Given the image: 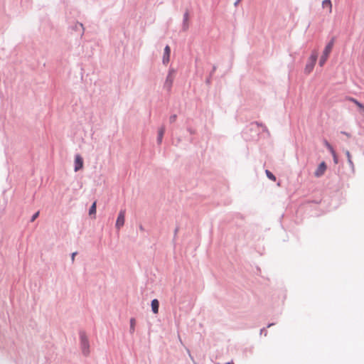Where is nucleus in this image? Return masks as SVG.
<instances>
[{
	"instance_id": "obj_21",
	"label": "nucleus",
	"mask_w": 364,
	"mask_h": 364,
	"mask_svg": "<svg viewBox=\"0 0 364 364\" xmlns=\"http://www.w3.org/2000/svg\"><path fill=\"white\" fill-rule=\"evenodd\" d=\"M188 18V14H186L185 16H184L185 21H187Z\"/></svg>"
},
{
	"instance_id": "obj_15",
	"label": "nucleus",
	"mask_w": 364,
	"mask_h": 364,
	"mask_svg": "<svg viewBox=\"0 0 364 364\" xmlns=\"http://www.w3.org/2000/svg\"><path fill=\"white\" fill-rule=\"evenodd\" d=\"M265 173L267 178L273 181H276V177L274 176L272 173H271L269 170H266Z\"/></svg>"
},
{
	"instance_id": "obj_10",
	"label": "nucleus",
	"mask_w": 364,
	"mask_h": 364,
	"mask_svg": "<svg viewBox=\"0 0 364 364\" xmlns=\"http://www.w3.org/2000/svg\"><path fill=\"white\" fill-rule=\"evenodd\" d=\"M159 307V302L157 299H153L151 301V309L154 314H158Z\"/></svg>"
},
{
	"instance_id": "obj_16",
	"label": "nucleus",
	"mask_w": 364,
	"mask_h": 364,
	"mask_svg": "<svg viewBox=\"0 0 364 364\" xmlns=\"http://www.w3.org/2000/svg\"><path fill=\"white\" fill-rule=\"evenodd\" d=\"M326 145L327 148L331 151V152L333 154H335V151H334L333 147L331 146V145L329 144L328 142H326Z\"/></svg>"
},
{
	"instance_id": "obj_22",
	"label": "nucleus",
	"mask_w": 364,
	"mask_h": 364,
	"mask_svg": "<svg viewBox=\"0 0 364 364\" xmlns=\"http://www.w3.org/2000/svg\"><path fill=\"white\" fill-rule=\"evenodd\" d=\"M227 364H233L232 363H228Z\"/></svg>"
},
{
	"instance_id": "obj_7",
	"label": "nucleus",
	"mask_w": 364,
	"mask_h": 364,
	"mask_svg": "<svg viewBox=\"0 0 364 364\" xmlns=\"http://www.w3.org/2000/svg\"><path fill=\"white\" fill-rule=\"evenodd\" d=\"M83 167V159L80 155H76L75 159V171H77Z\"/></svg>"
},
{
	"instance_id": "obj_3",
	"label": "nucleus",
	"mask_w": 364,
	"mask_h": 364,
	"mask_svg": "<svg viewBox=\"0 0 364 364\" xmlns=\"http://www.w3.org/2000/svg\"><path fill=\"white\" fill-rule=\"evenodd\" d=\"M80 341H81V348H82V353L85 355H87L90 353V350H89L90 345H89L88 339L84 333H80Z\"/></svg>"
},
{
	"instance_id": "obj_14",
	"label": "nucleus",
	"mask_w": 364,
	"mask_h": 364,
	"mask_svg": "<svg viewBox=\"0 0 364 364\" xmlns=\"http://www.w3.org/2000/svg\"><path fill=\"white\" fill-rule=\"evenodd\" d=\"M135 324H136V320L134 318H131V320H130V332H131V333H133L134 332Z\"/></svg>"
},
{
	"instance_id": "obj_20",
	"label": "nucleus",
	"mask_w": 364,
	"mask_h": 364,
	"mask_svg": "<svg viewBox=\"0 0 364 364\" xmlns=\"http://www.w3.org/2000/svg\"><path fill=\"white\" fill-rule=\"evenodd\" d=\"M77 255V252H73V253L72 254V257H71L72 262H74V260H75V255Z\"/></svg>"
},
{
	"instance_id": "obj_19",
	"label": "nucleus",
	"mask_w": 364,
	"mask_h": 364,
	"mask_svg": "<svg viewBox=\"0 0 364 364\" xmlns=\"http://www.w3.org/2000/svg\"><path fill=\"white\" fill-rule=\"evenodd\" d=\"M176 116L173 115L170 117L171 122H173L176 120Z\"/></svg>"
},
{
	"instance_id": "obj_9",
	"label": "nucleus",
	"mask_w": 364,
	"mask_h": 364,
	"mask_svg": "<svg viewBox=\"0 0 364 364\" xmlns=\"http://www.w3.org/2000/svg\"><path fill=\"white\" fill-rule=\"evenodd\" d=\"M323 9H326L328 14L332 12V4L331 0H323L322 2Z\"/></svg>"
},
{
	"instance_id": "obj_11",
	"label": "nucleus",
	"mask_w": 364,
	"mask_h": 364,
	"mask_svg": "<svg viewBox=\"0 0 364 364\" xmlns=\"http://www.w3.org/2000/svg\"><path fill=\"white\" fill-rule=\"evenodd\" d=\"M164 132H165V129L164 127H161L159 129V132H158V142L159 144L161 143L162 138L164 136Z\"/></svg>"
},
{
	"instance_id": "obj_8",
	"label": "nucleus",
	"mask_w": 364,
	"mask_h": 364,
	"mask_svg": "<svg viewBox=\"0 0 364 364\" xmlns=\"http://www.w3.org/2000/svg\"><path fill=\"white\" fill-rule=\"evenodd\" d=\"M171 48L168 46H166L164 48V53L163 56V63L167 64L170 60Z\"/></svg>"
},
{
	"instance_id": "obj_2",
	"label": "nucleus",
	"mask_w": 364,
	"mask_h": 364,
	"mask_svg": "<svg viewBox=\"0 0 364 364\" xmlns=\"http://www.w3.org/2000/svg\"><path fill=\"white\" fill-rule=\"evenodd\" d=\"M317 60V54L312 53L308 60V62L304 68V73L309 75L314 69L316 62Z\"/></svg>"
},
{
	"instance_id": "obj_17",
	"label": "nucleus",
	"mask_w": 364,
	"mask_h": 364,
	"mask_svg": "<svg viewBox=\"0 0 364 364\" xmlns=\"http://www.w3.org/2000/svg\"><path fill=\"white\" fill-rule=\"evenodd\" d=\"M39 215V211L36 212L31 218V221L33 222Z\"/></svg>"
},
{
	"instance_id": "obj_1",
	"label": "nucleus",
	"mask_w": 364,
	"mask_h": 364,
	"mask_svg": "<svg viewBox=\"0 0 364 364\" xmlns=\"http://www.w3.org/2000/svg\"><path fill=\"white\" fill-rule=\"evenodd\" d=\"M333 40H331L325 47L323 51V54L320 58V60H319V65L320 66H323L326 60H328V58L332 50V48L333 47Z\"/></svg>"
},
{
	"instance_id": "obj_5",
	"label": "nucleus",
	"mask_w": 364,
	"mask_h": 364,
	"mask_svg": "<svg viewBox=\"0 0 364 364\" xmlns=\"http://www.w3.org/2000/svg\"><path fill=\"white\" fill-rule=\"evenodd\" d=\"M125 221V210H121L119 213L117 221L116 228L120 229L124 224Z\"/></svg>"
},
{
	"instance_id": "obj_6",
	"label": "nucleus",
	"mask_w": 364,
	"mask_h": 364,
	"mask_svg": "<svg viewBox=\"0 0 364 364\" xmlns=\"http://www.w3.org/2000/svg\"><path fill=\"white\" fill-rule=\"evenodd\" d=\"M326 164L325 162H321L319 166H318V168H316V170L314 172V176L316 177H321V176H323L326 170Z\"/></svg>"
},
{
	"instance_id": "obj_4",
	"label": "nucleus",
	"mask_w": 364,
	"mask_h": 364,
	"mask_svg": "<svg viewBox=\"0 0 364 364\" xmlns=\"http://www.w3.org/2000/svg\"><path fill=\"white\" fill-rule=\"evenodd\" d=\"M174 73L175 72H174L173 70H170L168 71V73L167 75L166 81L164 82V87L168 91H170L171 89V87H172V85H173V80H174Z\"/></svg>"
},
{
	"instance_id": "obj_18",
	"label": "nucleus",
	"mask_w": 364,
	"mask_h": 364,
	"mask_svg": "<svg viewBox=\"0 0 364 364\" xmlns=\"http://www.w3.org/2000/svg\"><path fill=\"white\" fill-rule=\"evenodd\" d=\"M346 156L348 157V162L350 164H353L352 160H351V155L348 151H346Z\"/></svg>"
},
{
	"instance_id": "obj_12",
	"label": "nucleus",
	"mask_w": 364,
	"mask_h": 364,
	"mask_svg": "<svg viewBox=\"0 0 364 364\" xmlns=\"http://www.w3.org/2000/svg\"><path fill=\"white\" fill-rule=\"evenodd\" d=\"M349 100L353 102L358 107L363 109L364 112V105L363 104H361L360 102H358L357 100H355L353 97H350Z\"/></svg>"
},
{
	"instance_id": "obj_13",
	"label": "nucleus",
	"mask_w": 364,
	"mask_h": 364,
	"mask_svg": "<svg viewBox=\"0 0 364 364\" xmlns=\"http://www.w3.org/2000/svg\"><path fill=\"white\" fill-rule=\"evenodd\" d=\"M89 214L90 215H95V214H96V202H94L92 203V205H91L90 210H89Z\"/></svg>"
}]
</instances>
